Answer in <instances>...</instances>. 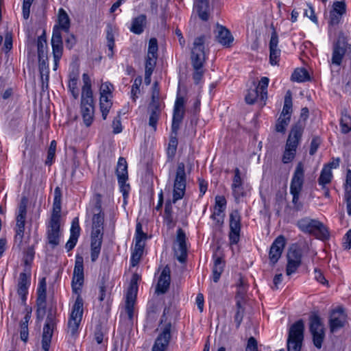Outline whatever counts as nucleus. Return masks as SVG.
Returning a JSON list of instances; mask_svg holds the SVG:
<instances>
[{"mask_svg": "<svg viewBox=\"0 0 351 351\" xmlns=\"http://www.w3.org/2000/svg\"><path fill=\"white\" fill-rule=\"evenodd\" d=\"M186 185V175L184 162H178L173 182V197L165 203L164 212V222L168 228H173L176 221L173 218V204L183 198L185 195Z\"/></svg>", "mask_w": 351, "mask_h": 351, "instance_id": "nucleus-1", "label": "nucleus"}, {"mask_svg": "<svg viewBox=\"0 0 351 351\" xmlns=\"http://www.w3.org/2000/svg\"><path fill=\"white\" fill-rule=\"evenodd\" d=\"M84 280L83 258L82 256H77L73 269L71 287L73 292L77 294V296L72 307L70 318H76V319H79L80 321H82L83 315L84 301L80 295V291L84 284Z\"/></svg>", "mask_w": 351, "mask_h": 351, "instance_id": "nucleus-2", "label": "nucleus"}, {"mask_svg": "<svg viewBox=\"0 0 351 351\" xmlns=\"http://www.w3.org/2000/svg\"><path fill=\"white\" fill-rule=\"evenodd\" d=\"M209 36L202 35L195 38L191 48V60L193 68V79L198 84L204 75V64L206 62L205 44Z\"/></svg>", "mask_w": 351, "mask_h": 351, "instance_id": "nucleus-3", "label": "nucleus"}, {"mask_svg": "<svg viewBox=\"0 0 351 351\" xmlns=\"http://www.w3.org/2000/svg\"><path fill=\"white\" fill-rule=\"evenodd\" d=\"M95 213L92 219V232L90 243V258L95 262L101 252L104 235V213L101 206L97 203L95 208Z\"/></svg>", "mask_w": 351, "mask_h": 351, "instance_id": "nucleus-4", "label": "nucleus"}, {"mask_svg": "<svg viewBox=\"0 0 351 351\" xmlns=\"http://www.w3.org/2000/svg\"><path fill=\"white\" fill-rule=\"evenodd\" d=\"M304 182V167L302 162H299L293 172L291 183L290 193L292 195V204L295 211L303 208V203L300 201V194Z\"/></svg>", "mask_w": 351, "mask_h": 351, "instance_id": "nucleus-5", "label": "nucleus"}, {"mask_svg": "<svg viewBox=\"0 0 351 351\" xmlns=\"http://www.w3.org/2000/svg\"><path fill=\"white\" fill-rule=\"evenodd\" d=\"M297 226L303 232L314 235L319 239L326 240L329 238L328 229L317 219L304 217L298 221Z\"/></svg>", "mask_w": 351, "mask_h": 351, "instance_id": "nucleus-6", "label": "nucleus"}, {"mask_svg": "<svg viewBox=\"0 0 351 351\" xmlns=\"http://www.w3.org/2000/svg\"><path fill=\"white\" fill-rule=\"evenodd\" d=\"M304 324L299 319L289 330L287 341V351H301L304 341Z\"/></svg>", "mask_w": 351, "mask_h": 351, "instance_id": "nucleus-7", "label": "nucleus"}, {"mask_svg": "<svg viewBox=\"0 0 351 351\" xmlns=\"http://www.w3.org/2000/svg\"><path fill=\"white\" fill-rule=\"evenodd\" d=\"M27 203V198L26 197H23L19 204L16 217L14 245H16L19 249L23 244V239L24 237Z\"/></svg>", "mask_w": 351, "mask_h": 351, "instance_id": "nucleus-8", "label": "nucleus"}, {"mask_svg": "<svg viewBox=\"0 0 351 351\" xmlns=\"http://www.w3.org/2000/svg\"><path fill=\"white\" fill-rule=\"evenodd\" d=\"M350 52H351V45L348 42V36L343 32H340L337 40L332 45L331 63L340 66L344 56Z\"/></svg>", "mask_w": 351, "mask_h": 351, "instance_id": "nucleus-9", "label": "nucleus"}, {"mask_svg": "<svg viewBox=\"0 0 351 351\" xmlns=\"http://www.w3.org/2000/svg\"><path fill=\"white\" fill-rule=\"evenodd\" d=\"M269 82V80L267 77H263L257 86L254 84V88H250L245 95V100L246 103L253 104L258 99H260L263 102L262 106H265V101L267 98Z\"/></svg>", "mask_w": 351, "mask_h": 351, "instance_id": "nucleus-10", "label": "nucleus"}, {"mask_svg": "<svg viewBox=\"0 0 351 351\" xmlns=\"http://www.w3.org/2000/svg\"><path fill=\"white\" fill-rule=\"evenodd\" d=\"M140 277L137 274H134L132 276L130 285L128 287L125 302V311L130 321L133 320L134 314V304L136 300L138 292V281Z\"/></svg>", "mask_w": 351, "mask_h": 351, "instance_id": "nucleus-11", "label": "nucleus"}, {"mask_svg": "<svg viewBox=\"0 0 351 351\" xmlns=\"http://www.w3.org/2000/svg\"><path fill=\"white\" fill-rule=\"evenodd\" d=\"M309 330L313 337L314 346L320 349L325 337L324 325L317 315H312L309 318Z\"/></svg>", "mask_w": 351, "mask_h": 351, "instance_id": "nucleus-12", "label": "nucleus"}, {"mask_svg": "<svg viewBox=\"0 0 351 351\" xmlns=\"http://www.w3.org/2000/svg\"><path fill=\"white\" fill-rule=\"evenodd\" d=\"M80 109L84 123L86 126L89 127L94 118L93 96H81Z\"/></svg>", "mask_w": 351, "mask_h": 351, "instance_id": "nucleus-13", "label": "nucleus"}, {"mask_svg": "<svg viewBox=\"0 0 351 351\" xmlns=\"http://www.w3.org/2000/svg\"><path fill=\"white\" fill-rule=\"evenodd\" d=\"M241 217L237 210H232L230 214V232L229 240L231 245L237 244L239 241L241 232Z\"/></svg>", "mask_w": 351, "mask_h": 351, "instance_id": "nucleus-14", "label": "nucleus"}, {"mask_svg": "<svg viewBox=\"0 0 351 351\" xmlns=\"http://www.w3.org/2000/svg\"><path fill=\"white\" fill-rule=\"evenodd\" d=\"M34 43L37 47L38 58H43L47 56L48 48L45 31L43 32V34L39 36L35 40H28L27 44V56L30 58L32 56H34L35 54L33 52Z\"/></svg>", "mask_w": 351, "mask_h": 351, "instance_id": "nucleus-15", "label": "nucleus"}, {"mask_svg": "<svg viewBox=\"0 0 351 351\" xmlns=\"http://www.w3.org/2000/svg\"><path fill=\"white\" fill-rule=\"evenodd\" d=\"M37 298V316L43 317L46 309V298H47V282L46 278L43 277L39 280L38 288L36 291Z\"/></svg>", "mask_w": 351, "mask_h": 351, "instance_id": "nucleus-16", "label": "nucleus"}, {"mask_svg": "<svg viewBox=\"0 0 351 351\" xmlns=\"http://www.w3.org/2000/svg\"><path fill=\"white\" fill-rule=\"evenodd\" d=\"M347 324V315L342 308L333 310L330 315L329 326L331 332L334 333L343 328Z\"/></svg>", "mask_w": 351, "mask_h": 351, "instance_id": "nucleus-17", "label": "nucleus"}, {"mask_svg": "<svg viewBox=\"0 0 351 351\" xmlns=\"http://www.w3.org/2000/svg\"><path fill=\"white\" fill-rule=\"evenodd\" d=\"M171 323L165 324L162 332L156 338L152 351H165L171 339Z\"/></svg>", "mask_w": 351, "mask_h": 351, "instance_id": "nucleus-18", "label": "nucleus"}, {"mask_svg": "<svg viewBox=\"0 0 351 351\" xmlns=\"http://www.w3.org/2000/svg\"><path fill=\"white\" fill-rule=\"evenodd\" d=\"M285 244L286 240L282 235L278 236L272 243L269 252V258L272 265H275L280 258Z\"/></svg>", "mask_w": 351, "mask_h": 351, "instance_id": "nucleus-19", "label": "nucleus"}, {"mask_svg": "<svg viewBox=\"0 0 351 351\" xmlns=\"http://www.w3.org/2000/svg\"><path fill=\"white\" fill-rule=\"evenodd\" d=\"M47 238L49 244L54 248L60 244V222L49 221L47 226Z\"/></svg>", "mask_w": 351, "mask_h": 351, "instance_id": "nucleus-20", "label": "nucleus"}, {"mask_svg": "<svg viewBox=\"0 0 351 351\" xmlns=\"http://www.w3.org/2000/svg\"><path fill=\"white\" fill-rule=\"evenodd\" d=\"M303 131L304 127L302 124L297 123L294 125L289 134L285 147L297 151V148L300 144Z\"/></svg>", "mask_w": 351, "mask_h": 351, "instance_id": "nucleus-21", "label": "nucleus"}, {"mask_svg": "<svg viewBox=\"0 0 351 351\" xmlns=\"http://www.w3.org/2000/svg\"><path fill=\"white\" fill-rule=\"evenodd\" d=\"M278 36L274 30L271 33V38L269 44V62L272 65H276L280 60L281 51L278 47Z\"/></svg>", "mask_w": 351, "mask_h": 351, "instance_id": "nucleus-22", "label": "nucleus"}, {"mask_svg": "<svg viewBox=\"0 0 351 351\" xmlns=\"http://www.w3.org/2000/svg\"><path fill=\"white\" fill-rule=\"evenodd\" d=\"M62 204V191L59 186H56L54 189V197L53 202L52 214L49 221H60V213Z\"/></svg>", "mask_w": 351, "mask_h": 351, "instance_id": "nucleus-23", "label": "nucleus"}, {"mask_svg": "<svg viewBox=\"0 0 351 351\" xmlns=\"http://www.w3.org/2000/svg\"><path fill=\"white\" fill-rule=\"evenodd\" d=\"M80 234V227L79 225V221L77 217H75L71 223V227L70 230V237L69 241L65 245V248L68 252L73 250L77 242L78 238Z\"/></svg>", "mask_w": 351, "mask_h": 351, "instance_id": "nucleus-24", "label": "nucleus"}, {"mask_svg": "<svg viewBox=\"0 0 351 351\" xmlns=\"http://www.w3.org/2000/svg\"><path fill=\"white\" fill-rule=\"evenodd\" d=\"M234 176L231 185L232 195L236 199H239L241 197L243 196V180L241 177V171L239 168H235L234 170Z\"/></svg>", "mask_w": 351, "mask_h": 351, "instance_id": "nucleus-25", "label": "nucleus"}, {"mask_svg": "<svg viewBox=\"0 0 351 351\" xmlns=\"http://www.w3.org/2000/svg\"><path fill=\"white\" fill-rule=\"evenodd\" d=\"M170 280V269L168 266H166L160 274L156 291L158 293H166L169 287Z\"/></svg>", "mask_w": 351, "mask_h": 351, "instance_id": "nucleus-26", "label": "nucleus"}, {"mask_svg": "<svg viewBox=\"0 0 351 351\" xmlns=\"http://www.w3.org/2000/svg\"><path fill=\"white\" fill-rule=\"evenodd\" d=\"M217 40L223 46L230 47L234 40L231 32L225 27L217 26V33L216 35Z\"/></svg>", "mask_w": 351, "mask_h": 351, "instance_id": "nucleus-27", "label": "nucleus"}, {"mask_svg": "<svg viewBox=\"0 0 351 351\" xmlns=\"http://www.w3.org/2000/svg\"><path fill=\"white\" fill-rule=\"evenodd\" d=\"M30 285V277L26 273L22 272L19 275L17 293L23 301L27 299V289Z\"/></svg>", "mask_w": 351, "mask_h": 351, "instance_id": "nucleus-28", "label": "nucleus"}, {"mask_svg": "<svg viewBox=\"0 0 351 351\" xmlns=\"http://www.w3.org/2000/svg\"><path fill=\"white\" fill-rule=\"evenodd\" d=\"M214 265L213 267L212 279L214 282L217 283L225 267V261L221 257L218 256L216 254H213Z\"/></svg>", "mask_w": 351, "mask_h": 351, "instance_id": "nucleus-29", "label": "nucleus"}, {"mask_svg": "<svg viewBox=\"0 0 351 351\" xmlns=\"http://www.w3.org/2000/svg\"><path fill=\"white\" fill-rule=\"evenodd\" d=\"M147 24V16L145 14H140L134 18L132 21L130 30L135 34H141Z\"/></svg>", "mask_w": 351, "mask_h": 351, "instance_id": "nucleus-30", "label": "nucleus"}, {"mask_svg": "<svg viewBox=\"0 0 351 351\" xmlns=\"http://www.w3.org/2000/svg\"><path fill=\"white\" fill-rule=\"evenodd\" d=\"M56 325L45 324L43 327V337H42V348L45 351H49L51 338L53 333V330Z\"/></svg>", "mask_w": 351, "mask_h": 351, "instance_id": "nucleus-31", "label": "nucleus"}, {"mask_svg": "<svg viewBox=\"0 0 351 351\" xmlns=\"http://www.w3.org/2000/svg\"><path fill=\"white\" fill-rule=\"evenodd\" d=\"M144 247V241H140V239L135 240V246L134 250H132L130 258V263L132 267H135L138 264L143 254Z\"/></svg>", "mask_w": 351, "mask_h": 351, "instance_id": "nucleus-32", "label": "nucleus"}, {"mask_svg": "<svg viewBox=\"0 0 351 351\" xmlns=\"http://www.w3.org/2000/svg\"><path fill=\"white\" fill-rule=\"evenodd\" d=\"M194 7L198 13L199 17L202 21H208L209 18L208 0H194Z\"/></svg>", "mask_w": 351, "mask_h": 351, "instance_id": "nucleus-33", "label": "nucleus"}, {"mask_svg": "<svg viewBox=\"0 0 351 351\" xmlns=\"http://www.w3.org/2000/svg\"><path fill=\"white\" fill-rule=\"evenodd\" d=\"M58 26H56V28L69 33L71 21L69 15L63 8H60L58 10Z\"/></svg>", "mask_w": 351, "mask_h": 351, "instance_id": "nucleus-34", "label": "nucleus"}, {"mask_svg": "<svg viewBox=\"0 0 351 351\" xmlns=\"http://www.w3.org/2000/svg\"><path fill=\"white\" fill-rule=\"evenodd\" d=\"M116 175L118 180L123 181L128 180V163L125 158L123 157H120L118 160Z\"/></svg>", "mask_w": 351, "mask_h": 351, "instance_id": "nucleus-35", "label": "nucleus"}, {"mask_svg": "<svg viewBox=\"0 0 351 351\" xmlns=\"http://www.w3.org/2000/svg\"><path fill=\"white\" fill-rule=\"evenodd\" d=\"M148 110L150 112L149 125L156 130L157 123L160 114V104H149Z\"/></svg>", "mask_w": 351, "mask_h": 351, "instance_id": "nucleus-36", "label": "nucleus"}, {"mask_svg": "<svg viewBox=\"0 0 351 351\" xmlns=\"http://www.w3.org/2000/svg\"><path fill=\"white\" fill-rule=\"evenodd\" d=\"M184 112V110L173 109L171 132L175 136L177 134L180 125L183 120Z\"/></svg>", "mask_w": 351, "mask_h": 351, "instance_id": "nucleus-37", "label": "nucleus"}, {"mask_svg": "<svg viewBox=\"0 0 351 351\" xmlns=\"http://www.w3.org/2000/svg\"><path fill=\"white\" fill-rule=\"evenodd\" d=\"M48 58L47 56L38 58L39 62V72L40 74L41 80L43 85H44V75H46V85L48 86L49 82V67L47 64Z\"/></svg>", "mask_w": 351, "mask_h": 351, "instance_id": "nucleus-38", "label": "nucleus"}, {"mask_svg": "<svg viewBox=\"0 0 351 351\" xmlns=\"http://www.w3.org/2000/svg\"><path fill=\"white\" fill-rule=\"evenodd\" d=\"M292 112V97L290 90H288L285 97L284 106L280 116L289 117L291 119V113Z\"/></svg>", "mask_w": 351, "mask_h": 351, "instance_id": "nucleus-39", "label": "nucleus"}, {"mask_svg": "<svg viewBox=\"0 0 351 351\" xmlns=\"http://www.w3.org/2000/svg\"><path fill=\"white\" fill-rule=\"evenodd\" d=\"M291 79L293 82H304L310 79L309 74L304 68L296 69L292 73Z\"/></svg>", "mask_w": 351, "mask_h": 351, "instance_id": "nucleus-40", "label": "nucleus"}, {"mask_svg": "<svg viewBox=\"0 0 351 351\" xmlns=\"http://www.w3.org/2000/svg\"><path fill=\"white\" fill-rule=\"evenodd\" d=\"M332 177V171L328 167H324L320 173L319 178H318V183L322 186V189H325V186L331 182Z\"/></svg>", "mask_w": 351, "mask_h": 351, "instance_id": "nucleus-41", "label": "nucleus"}, {"mask_svg": "<svg viewBox=\"0 0 351 351\" xmlns=\"http://www.w3.org/2000/svg\"><path fill=\"white\" fill-rule=\"evenodd\" d=\"M245 308L243 306V302L238 300L236 303V312L234 317V322L236 323V327L239 328L244 316Z\"/></svg>", "mask_w": 351, "mask_h": 351, "instance_id": "nucleus-42", "label": "nucleus"}, {"mask_svg": "<svg viewBox=\"0 0 351 351\" xmlns=\"http://www.w3.org/2000/svg\"><path fill=\"white\" fill-rule=\"evenodd\" d=\"M341 132L348 134L351 131V117L347 112H343L340 119Z\"/></svg>", "mask_w": 351, "mask_h": 351, "instance_id": "nucleus-43", "label": "nucleus"}, {"mask_svg": "<svg viewBox=\"0 0 351 351\" xmlns=\"http://www.w3.org/2000/svg\"><path fill=\"white\" fill-rule=\"evenodd\" d=\"M106 40H107V47L108 50L110 51L108 53V56L112 58L114 51L113 49L114 47V38L113 34V28L111 25H108L106 28Z\"/></svg>", "mask_w": 351, "mask_h": 351, "instance_id": "nucleus-44", "label": "nucleus"}, {"mask_svg": "<svg viewBox=\"0 0 351 351\" xmlns=\"http://www.w3.org/2000/svg\"><path fill=\"white\" fill-rule=\"evenodd\" d=\"M302 250L296 245H293L288 250L287 260L298 261L302 263Z\"/></svg>", "mask_w": 351, "mask_h": 351, "instance_id": "nucleus-45", "label": "nucleus"}, {"mask_svg": "<svg viewBox=\"0 0 351 351\" xmlns=\"http://www.w3.org/2000/svg\"><path fill=\"white\" fill-rule=\"evenodd\" d=\"M84 85L82 88V96H93V91L91 89V80L87 73H84L82 75Z\"/></svg>", "mask_w": 351, "mask_h": 351, "instance_id": "nucleus-46", "label": "nucleus"}, {"mask_svg": "<svg viewBox=\"0 0 351 351\" xmlns=\"http://www.w3.org/2000/svg\"><path fill=\"white\" fill-rule=\"evenodd\" d=\"M56 145L57 143L55 140L51 141L49 147L47 151V157L45 160V165L50 166L54 161L56 156Z\"/></svg>", "mask_w": 351, "mask_h": 351, "instance_id": "nucleus-47", "label": "nucleus"}, {"mask_svg": "<svg viewBox=\"0 0 351 351\" xmlns=\"http://www.w3.org/2000/svg\"><path fill=\"white\" fill-rule=\"evenodd\" d=\"M289 117L280 116L276 123V132L284 133L286 130V127L289 125Z\"/></svg>", "mask_w": 351, "mask_h": 351, "instance_id": "nucleus-48", "label": "nucleus"}, {"mask_svg": "<svg viewBox=\"0 0 351 351\" xmlns=\"http://www.w3.org/2000/svg\"><path fill=\"white\" fill-rule=\"evenodd\" d=\"M178 250H176V253L179 252L180 254L178 256V260L180 263H184L187 256V248L186 242L184 243H178Z\"/></svg>", "mask_w": 351, "mask_h": 351, "instance_id": "nucleus-49", "label": "nucleus"}, {"mask_svg": "<svg viewBox=\"0 0 351 351\" xmlns=\"http://www.w3.org/2000/svg\"><path fill=\"white\" fill-rule=\"evenodd\" d=\"M69 89L74 97V99H77L79 96V91L77 88V77L75 76L71 77L70 76V80L69 82Z\"/></svg>", "mask_w": 351, "mask_h": 351, "instance_id": "nucleus-50", "label": "nucleus"}, {"mask_svg": "<svg viewBox=\"0 0 351 351\" xmlns=\"http://www.w3.org/2000/svg\"><path fill=\"white\" fill-rule=\"evenodd\" d=\"M296 151L294 149H292L291 148H287L285 147V149L284 151L282 157V162L284 164H288L293 161L295 157Z\"/></svg>", "mask_w": 351, "mask_h": 351, "instance_id": "nucleus-51", "label": "nucleus"}, {"mask_svg": "<svg viewBox=\"0 0 351 351\" xmlns=\"http://www.w3.org/2000/svg\"><path fill=\"white\" fill-rule=\"evenodd\" d=\"M224 211L225 210L214 208V212L211 215V218L219 226L223 223L225 217Z\"/></svg>", "mask_w": 351, "mask_h": 351, "instance_id": "nucleus-52", "label": "nucleus"}, {"mask_svg": "<svg viewBox=\"0 0 351 351\" xmlns=\"http://www.w3.org/2000/svg\"><path fill=\"white\" fill-rule=\"evenodd\" d=\"M81 321L79 319L69 318L68 322V332L72 336L77 334Z\"/></svg>", "mask_w": 351, "mask_h": 351, "instance_id": "nucleus-53", "label": "nucleus"}, {"mask_svg": "<svg viewBox=\"0 0 351 351\" xmlns=\"http://www.w3.org/2000/svg\"><path fill=\"white\" fill-rule=\"evenodd\" d=\"M158 42L155 38H152L149 41L147 56L158 57Z\"/></svg>", "mask_w": 351, "mask_h": 351, "instance_id": "nucleus-54", "label": "nucleus"}, {"mask_svg": "<svg viewBox=\"0 0 351 351\" xmlns=\"http://www.w3.org/2000/svg\"><path fill=\"white\" fill-rule=\"evenodd\" d=\"M300 265L301 263L295 261L287 260V265L286 268L287 275L290 276L295 273Z\"/></svg>", "mask_w": 351, "mask_h": 351, "instance_id": "nucleus-55", "label": "nucleus"}, {"mask_svg": "<svg viewBox=\"0 0 351 351\" xmlns=\"http://www.w3.org/2000/svg\"><path fill=\"white\" fill-rule=\"evenodd\" d=\"M141 82L142 78L139 76L134 80V84L132 86L131 94L134 101H136V95L140 92L139 86L141 84Z\"/></svg>", "mask_w": 351, "mask_h": 351, "instance_id": "nucleus-56", "label": "nucleus"}, {"mask_svg": "<svg viewBox=\"0 0 351 351\" xmlns=\"http://www.w3.org/2000/svg\"><path fill=\"white\" fill-rule=\"evenodd\" d=\"M159 93L160 89L158 87V84L157 82H155L152 86V101L149 104H160Z\"/></svg>", "mask_w": 351, "mask_h": 351, "instance_id": "nucleus-57", "label": "nucleus"}, {"mask_svg": "<svg viewBox=\"0 0 351 351\" xmlns=\"http://www.w3.org/2000/svg\"><path fill=\"white\" fill-rule=\"evenodd\" d=\"M157 57L147 56L145 60V71L146 72L153 73L156 64Z\"/></svg>", "mask_w": 351, "mask_h": 351, "instance_id": "nucleus-58", "label": "nucleus"}, {"mask_svg": "<svg viewBox=\"0 0 351 351\" xmlns=\"http://www.w3.org/2000/svg\"><path fill=\"white\" fill-rule=\"evenodd\" d=\"M246 291H247L246 285H245L243 280L241 278L239 279V290L237 291V295H236L237 301L238 300H240L241 302H243V299L244 298V295H245Z\"/></svg>", "mask_w": 351, "mask_h": 351, "instance_id": "nucleus-59", "label": "nucleus"}, {"mask_svg": "<svg viewBox=\"0 0 351 351\" xmlns=\"http://www.w3.org/2000/svg\"><path fill=\"white\" fill-rule=\"evenodd\" d=\"M53 44H59L63 45L62 43V37L60 32V29L59 28H56V25L53 27L52 38H51V45Z\"/></svg>", "mask_w": 351, "mask_h": 351, "instance_id": "nucleus-60", "label": "nucleus"}, {"mask_svg": "<svg viewBox=\"0 0 351 351\" xmlns=\"http://www.w3.org/2000/svg\"><path fill=\"white\" fill-rule=\"evenodd\" d=\"M127 180H118L119 189L122 193L123 198L126 199L128 196L129 191L130 189V184L126 183Z\"/></svg>", "mask_w": 351, "mask_h": 351, "instance_id": "nucleus-61", "label": "nucleus"}, {"mask_svg": "<svg viewBox=\"0 0 351 351\" xmlns=\"http://www.w3.org/2000/svg\"><path fill=\"white\" fill-rule=\"evenodd\" d=\"M12 48V34L7 32L5 36V41L3 47V51L5 53L9 52Z\"/></svg>", "mask_w": 351, "mask_h": 351, "instance_id": "nucleus-62", "label": "nucleus"}, {"mask_svg": "<svg viewBox=\"0 0 351 351\" xmlns=\"http://www.w3.org/2000/svg\"><path fill=\"white\" fill-rule=\"evenodd\" d=\"M333 8L331 11L337 12L341 15L346 12V3L344 1H336L333 3Z\"/></svg>", "mask_w": 351, "mask_h": 351, "instance_id": "nucleus-63", "label": "nucleus"}, {"mask_svg": "<svg viewBox=\"0 0 351 351\" xmlns=\"http://www.w3.org/2000/svg\"><path fill=\"white\" fill-rule=\"evenodd\" d=\"M258 350V345L257 341L253 337H251L248 339L247 344L245 348V351H257Z\"/></svg>", "mask_w": 351, "mask_h": 351, "instance_id": "nucleus-64", "label": "nucleus"}]
</instances>
